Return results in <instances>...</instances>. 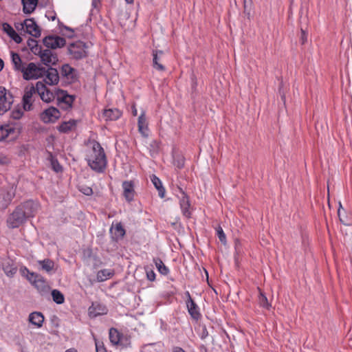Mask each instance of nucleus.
<instances>
[{"label": "nucleus", "instance_id": "f257e3e1", "mask_svg": "<svg viewBox=\"0 0 352 352\" xmlns=\"http://www.w3.org/2000/svg\"><path fill=\"white\" fill-rule=\"evenodd\" d=\"M27 71L28 72L24 74V79L26 80L38 79L45 76V78L44 79V84L45 85H55L59 82V74L56 68L49 67L46 69L41 65H36L34 63H30L28 65Z\"/></svg>", "mask_w": 352, "mask_h": 352}, {"label": "nucleus", "instance_id": "f03ea898", "mask_svg": "<svg viewBox=\"0 0 352 352\" xmlns=\"http://www.w3.org/2000/svg\"><path fill=\"white\" fill-rule=\"evenodd\" d=\"M91 150L87 155V160L90 168L97 172L102 173L107 164L106 155L100 143L93 140L89 142Z\"/></svg>", "mask_w": 352, "mask_h": 352}, {"label": "nucleus", "instance_id": "7ed1b4c3", "mask_svg": "<svg viewBox=\"0 0 352 352\" xmlns=\"http://www.w3.org/2000/svg\"><path fill=\"white\" fill-rule=\"evenodd\" d=\"M86 44L80 41L71 43L68 46V53L72 56V58L80 60L87 56L86 51Z\"/></svg>", "mask_w": 352, "mask_h": 352}, {"label": "nucleus", "instance_id": "20e7f679", "mask_svg": "<svg viewBox=\"0 0 352 352\" xmlns=\"http://www.w3.org/2000/svg\"><path fill=\"white\" fill-rule=\"evenodd\" d=\"M23 115V111L21 108L13 110L10 113V120L8 121V129L6 132H21L22 126L18 120Z\"/></svg>", "mask_w": 352, "mask_h": 352}, {"label": "nucleus", "instance_id": "39448f33", "mask_svg": "<svg viewBox=\"0 0 352 352\" xmlns=\"http://www.w3.org/2000/svg\"><path fill=\"white\" fill-rule=\"evenodd\" d=\"M26 219L27 218L21 210V208L17 206L8 218V226L9 228H16L22 225Z\"/></svg>", "mask_w": 352, "mask_h": 352}, {"label": "nucleus", "instance_id": "423d86ee", "mask_svg": "<svg viewBox=\"0 0 352 352\" xmlns=\"http://www.w3.org/2000/svg\"><path fill=\"white\" fill-rule=\"evenodd\" d=\"M36 93L40 96L41 99L45 102H50L56 96V91L54 92L51 91L43 82L38 81L36 82Z\"/></svg>", "mask_w": 352, "mask_h": 352}, {"label": "nucleus", "instance_id": "0eeeda50", "mask_svg": "<svg viewBox=\"0 0 352 352\" xmlns=\"http://www.w3.org/2000/svg\"><path fill=\"white\" fill-rule=\"evenodd\" d=\"M21 29L25 28L26 32L35 38L41 36V32L39 26L36 24L34 19L30 18L25 19L23 23H20Z\"/></svg>", "mask_w": 352, "mask_h": 352}, {"label": "nucleus", "instance_id": "6e6552de", "mask_svg": "<svg viewBox=\"0 0 352 352\" xmlns=\"http://www.w3.org/2000/svg\"><path fill=\"white\" fill-rule=\"evenodd\" d=\"M60 74L63 78H65L69 83H74L78 80V71L72 67L69 64H64L60 69Z\"/></svg>", "mask_w": 352, "mask_h": 352}, {"label": "nucleus", "instance_id": "1a4fd4ad", "mask_svg": "<svg viewBox=\"0 0 352 352\" xmlns=\"http://www.w3.org/2000/svg\"><path fill=\"white\" fill-rule=\"evenodd\" d=\"M43 43L47 48L56 49L63 47L66 41L63 37L50 35L43 38Z\"/></svg>", "mask_w": 352, "mask_h": 352}, {"label": "nucleus", "instance_id": "9d476101", "mask_svg": "<svg viewBox=\"0 0 352 352\" xmlns=\"http://www.w3.org/2000/svg\"><path fill=\"white\" fill-rule=\"evenodd\" d=\"M14 196V192L12 188H0V208L4 209L11 202Z\"/></svg>", "mask_w": 352, "mask_h": 352}, {"label": "nucleus", "instance_id": "9b49d317", "mask_svg": "<svg viewBox=\"0 0 352 352\" xmlns=\"http://www.w3.org/2000/svg\"><path fill=\"white\" fill-rule=\"evenodd\" d=\"M18 206L21 208L27 219L34 217L38 208V204L32 200L27 201Z\"/></svg>", "mask_w": 352, "mask_h": 352}, {"label": "nucleus", "instance_id": "f8f14e48", "mask_svg": "<svg viewBox=\"0 0 352 352\" xmlns=\"http://www.w3.org/2000/svg\"><path fill=\"white\" fill-rule=\"evenodd\" d=\"M56 95L59 103H64L65 104V109H70L72 107V103L75 99L74 96L67 94V91L56 89Z\"/></svg>", "mask_w": 352, "mask_h": 352}, {"label": "nucleus", "instance_id": "ddd939ff", "mask_svg": "<svg viewBox=\"0 0 352 352\" xmlns=\"http://www.w3.org/2000/svg\"><path fill=\"white\" fill-rule=\"evenodd\" d=\"M41 62L46 66L51 67L50 65H55L58 61V56L50 49L44 50L40 54Z\"/></svg>", "mask_w": 352, "mask_h": 352}, {"label": "nucleus", "instance_id": "4468645a", "mask_svg": "<svg viewBox=\"0 0 352 352\" xmlns=\"http://www.w3.org/2000/svg\"><path fill=\"white\" fill-rule=\"evenodd\" d=\"M185 295L188 298L186 300V306L189 314L193 319L198 320L201 318V314L199 311L198 306L191 298L189 292H186Z\"/></svg>", "mask_w": 352, "mask_h": 352}, {"label": "nucleus", "instance_id": "2eb2a0df", "mask_svg": "<svg viewBox=\"0 0 352 352\" xmlns=\"http://www.w3.org/2000/svg\"><path fill=\"white\" fill-rule=\"evenodd\" d=\"M60 116V113L59 110L55 107H50L47 109L45 110L41 116V120L45 122H55Z\"/></svg>", "mask_w": 352, "mask_h": 352}, {"label": "nucleus", "instance_id": "dca6fc26", "mask_svg": "<svg viewBox=\"0 0 352 352\" xmlns=\"http://www.w3.org/2000/svg\"><path fill=\"white\" fill-rule=\"evenodd\" d=\"M36 93V86L34 87L32 85L30 87H27L24 91L23 96V108L25 111H29L31 109L32 103L31 99L34 94Z\"/></svg>", "mask_w": 352, "mask_h": 352}, {"label": "nucleus", "instance_id": "f3484780", "mask_svg": "<svg viewBox=\"0 0 352 352\" xmlns=\"http://www.w3.org/2000/svg\"><path fill=\"white\" fill-rule=\"evenodd\" d=\"M108 312L107 307L102 304L95 302L88 309V314L91 318L105 315Z\"/></svg>", "mask_w": 352, "mask_h": 352}, {"label": "nucleus", "instance_id": "a211bd4d", "mask_svg": "<svg viewBox=\"0 0 352 352\" xmlns=\"http://www.w3.org/2000/svg\"><path fill=\"white\" fill-rule=\"evenodd\" d=\"M123 195L128 202L134 199L135 190L134 183L132 181H124L122 182Z\"/></svg>", "mask_w": 352, "mask_h": 352}, {"label": "nucleus", "instance_id": "6ab92c4d", "mask_svg": "<svg viewBox=\"0 0 352 352\" xmlns=\"http://www.w3.org/2000/svg\"><path fill=\"white\" fill-rule=\"evenodd\" d=\"M12 97L8 98L5 88L0 87V114L7 112L12 104Z\"/></svg>", "mask_w": 352, "mask_h": 352}, {"label": "nucleus", "instance_id": "aec40b11", "mask_svg": "<svg viewBox=\"0 0 352 352\" xmlns=\"http://www.w3.org/2000/svg\"><path fill=\"white\" fill-rule=\"evenodd\" d=\"M10 54L12 58V63L14 65V69L16 71L21 72L23 73V77L24 78V74L28 72V66L26 67H23L21 58L19 54L12 51Z\"/></svg>", "mask_w": 352, "mask_h": 352}, {"label": "nucleus", "instance_id": "412c9836", "mask_svg": "<svg viewBox=\"0 0 352 352\" xmlns=\"http://www.w3.org/2000/svg\"><path fill=\"white\" fill-rule=\"evenodd\" d=\"M3 30L16 43L22 42V38L17 34L14 28L8 23H3Z\"/></svg>", "mask_w": 352, "mask_h": 352}, {"label": "nucleus", "instance_id": "4be33fe9", "mask_svg": "<svg viewBox=\"0 0 352 352\" xmlns=\"http://www.w3.org/2000/svg\"><path fill=\"white\" fill-rule=\"evenodd\" d=\"M32 285H34L38 291V292L42 295L48 294L50 291L49 285H47L45 279L41 275L40 276V278L34 280V283L32 284Z\"/></svg>", "mask_w": 352, "mask_h": 352}, {"label": "nucleus", "instance_id": "5701e85b", "mask_svg": "<svg viewBox=\"0 0 352 352\" xmlns=\"http://www.w3.org/2000/svg\"><path fill=\"white\" fill-rule=\"evenodd\" d=\"M338 215L340 221L346 226L352 224V217L350 214H347L346 210L342 208V204L339 202V208L338 210Z\"/></svg>", "mask_w": 352, "mask_h": 352}, {"label": "nucleus", "instance_id": "b1692460", "mask_svg": "<svg viewBox=\"0 0 352 352\" xmlns=\"http://www.w3.org/2000/svg\"><path fill=\"white\" fill-rule=\"evenodd\" d=\"M23 11L25 14L32 13L38 4L40 5V0H21Z\"/></svg>", "mask_w": 352, "mask_h": 352}, {"label": "nucleus", "instance_id": "393cba45", "mask_svg": "<svg viewBox=\"0 0 352 352\" xmlns=\"http://www.w3.org/2000/svg\"><path fill=\"white\" fill-rule=\"evenodd\" d=\"M164 55V52L162 50L153 51V66L155 69L159 71H164L165 67L160 63L161 57Z\"/></svg>", "mask_w": 352, "mask_h": 352}, {"label": "nucleus", "instance_id": "a878e982", "mask_svg": "<svg viewBox=\"0 0 352 352\" xmlns=\"http://www.w3.org/2000/svg\"><path fill=\"white\" fill-rule=\"evenodd\" d=\"M122 115V112L118 109H108L103 112V117L107 120H116Z\"/></svg>", "mask_w": 352, "mask_h": 352}, {"label": "nucleus", "instance_id": "bb28decb", "mask_svg": "<svg viewBox=\"0 0 352 352\" xmlns=\"http://www.w3.org/2000/svg\"><path fill=\"white\" fill-rule=\"evenodd\" d=\"M29 321L37 327H41L44 321V316L41 312H33L29 316Z\"/></svg>", "mask_w": 352, "mask_h": 352}, {"label": "nucleus", "instance_id": "cd10ccee", "mask_svg": "<svg viewBox=\"0 0 352 352\" xmlns=\"http://www.w3.org/2000/svg\"><path fill=\"white\" fill-rule=\"evenodd\" d=\"M114 275V270L111 269H103L100 270L97 273V280L98 282H103Z\"/></svg>", "mask_w": 352, "mask_h": 352}, {"label": "nucleus", "instance_id": "c85d7f7f", "mask_svg": "<svg viewBox=\"0 0 352 352\" xmlns=\"http://www.w3.org/2000/svg\"><path fill=\"white\" fill-rule=\"evenodd\" d=\"M47 160L50 162L52 169L56 173H60L63 171V167L59 164L58 160L53 155L52 153L47 151Z\"/></svg>", "mask_w": 352, "mask_h": 352}, {"label": "nucleus", "instance_id": "c756f323", "mask_svg": "<svg viewBox=\"0 0 352 352\" xmlns=\"http://www.w3.org/2000/svg\"><path fill=\"white\" fill-rule=\"evenodd\" d=\"M151 180L158 191L159 196L164 198L165 196V188L163 187L161 180L155 175L151 176Z\"/></svg>", "mask_w": 352, "mask_h": 352}, {"label": "nucleus", "instance_id": "7c9ffc66", "mask_svg": "<svg viewBox=\"0 0 352 352\" xmlns=\"http://www.w3.org/2000/svg\"><path fill=\"white\" fill-rule=\"evenodd\" d=\"M77 122L78 121L75 120L63 122L58 127L59 132H67L68 131L76 130Z\"/></svg>", "mask_w": 352, "mask_h": 352}, {"label": "nucleus", "instance_id": "2f4dec72", "mask_svg": "<svg viewBox=\"0 0 352 352\" xmlns=\"http://www.w3.org/2000/svg\"><path fill=\"white\" fill-rule=\"evenodd\" d=\"M2 269L8 277H13L17 271L16 267L14 266L10 261L3 263Z\"/></svg>", "mask_w": 352, "mask_h": 352}, {"label": "nucleus", "instance_id": "473e14b6", "mask_svg": "<svg viewBox=\"0 0 352 352\" xmlns=\"http://www.w3.org/2000/svg\"><path fill=\"white\" fill-rule=\"evenodd\" d=\"M153 262L158 272L162 275H167L169 272L168 268L164 265L163 261L159 258H153Z\"/></svg>", "mask_w": 352, "mask_h": 352}, {"label": "nucleus", "instance_id": "72a5a7b5", "mask_svg": "<svg viewBox=\"0 0 352 352\" xmlns=\"http://www.w3.org/2000/svg\"><path fill=\"white\" fill-rule=\"evenodd\" d=\"M38 263L41 265L42 270L47 272H50L54 267V262L49 258L38 261Z\"/></svg>", "mask_w": 352, "mask_h": 352}, {"label": "nucleus", "instance_id": "f704fd0d", "mask_svg": "<svg viewBox=\"0 0 352 352\" xmlns=\"http://www.w3.org/2000/svg\"><path fill=\"white\" fill-rule=\"evenodd\" d=\"M138 126L139 132L148 130V122L144 112H142L138 118Z\"/></svg>", "mask_w": 352, "mask_h": 352}, {"label": "nucleus", "instance_id": "c9c22d12", "mask_svg": "<svg viewBox=\"0 0 352 352\" xmlns=\"http://www.w3.org/2000/svg\"><path fill=\"white\" fill-rule=\"evenodd\" d=\"M109 340L113 345H116L120 342V334L116 329L111 328L109 329Z\"/></svg>", "mask_w": 352, "mask_h": 352}, {"label": "nucleus", "instance_id": "e433bc0d", "mask_svg": "<svg viewBox=\"0 0 352 352\" xmlns=\"http://www.w3.org/2000/svg\"><path fill=\"white\" fill-rule=\"evenodd\" d=\"M173 163L175 166H177L178 168H182L184 167L185 159L183 155L179 153H173Z\"/></svg>", "mask_w": 352, "mask_h": 352}, {"label": "nucleus", "instance_id": "4c0bfd02", "mask_svg": "<svg viewBox=\"0 0 352 352\" xmlns=\"http://www.w3.org/2000/svg\"><path fill=\"white\" fill-rule=\"evenodd\" d=\"M52 296L53 300L57 304H63L65 301L64 295L57 289L52 290Z\"/></svg>", "mask_w": 352, "mask_h": 352}, {"label": "nucleus", "instance_id": "58836bf2", "mask_svg": "<svg viewBox=\"0 0 352 352\" xmlns=\"http://www.w3.org/2000/svg\"><path fill=\"white\" fill-rule=\"evenodd\" d=\"M148 148L151 156L157 155L160 151V142L157 140H153L148 144Z\"/></svg>", "mask_w": 352, "mask_h": 352}, {"label": "nucleus", "instance_id": "ea45409f", "mask_svg": "<svg viewBox=\"0 0 352 352\" xmlns=\"http://www.w3.org/2000/svg\"><path fill=\"white\" fill-rule=\"evenodd\" d=\"M258 303L261 307L269 310L272 307L271 303L269 302L267 297L263 293H260L258 296Z\"/></svg>", "mask_w": 352, "mask_h": 352}, {"label": "nucleus", "instance_id": "a19ab883", "mask_svg": "<svg viewBox=\"0 0 352 352\" xmlns=\"http://www.w3.org/2000/svg\"><path fill=\"white\" fill-rule=\"evenodd\" d=\"M216 230H217V236H218L219 241L223 244L225 245L226 243V234H225L222 228L220 226H219L216 228Z\"/></svg>", "mask_w": 352, "mask_h": 352}, {"label": "nucleus", "instance_id": "79ce46f5", "mask_svg": "<svg viewBox=\"0 0 352 352\" xmlns=\"http://www.w3.org/2000/svg\"><path fill=\"white\" fill-rule=\"evenodd\" d=\"M190 206V201H188V203H184L180 206L183 214L187 218H190L191 214L189 210Z\"/></svg>", "mask_w": 352, "mask_h": 352}, {"label": "nucleus", "instance_id": "37998d69", "mask_svg": "<svg viewBox=\"0 0 352 352\" xmlns=\"http://www.w3.org/2000/svg\"><path fill=\"white\" fill-rule=\"evenodd\" d=\"M252 1L249 0L248 2L247 0H243V7H244V14L249 19L250 16V10H251Z\"/></svg>", "mask_w": 352, "mask_h": 352}, {"label": "nucleus", "instance_id": "c03bdc74", "mask_svg": "<svg viewBox=\"0 0 352 352\" xmlns=\"http://www.w3.org/2000/svg\"><path fill=\"white\" fill-rule=\"evenodd\" d=\"M41 274L31 272L27 274L26 278L28 280L32 285L34 283V280H36V279L40 278Z\"/></svg>", "mask_w": 352, "mask_h": 352}, {"label": "nucleus", "instance_id": "a18cd8bd", "mask_svg": "<svg viewBox=\"0 0 352 352\" xmlns=\"http://www.w3.org/2000/svg\"><path fill=\"white\" fill-rule=\"evenodd\" d=\"M95 344L96 352H107L103 342L95 339Z\"/></svg>", "mask_w": 352, "mask_h": 352}, {"label": "nucleus", "instance_id": "49530a36", "mask_svg": "<svg viewBox=\"0 0 352 352\" xmlns=\"http://www.w3.org/2000/svg\"><path fill=\"white\" fill-rule=\"evenodd\" d=\"M179 190L182 195L181 197H179L180 206L182 204H184V203H188V201H190L188 196L186 195V193L183 191V190L181 188H179Z\"/></svg>", "mask_w": 352, "mask_h": 352}, {"label": "nucleus", "instance_id": "de8ad7c7", "mask_svg": "<svg viewBox=\"0 0 352 352\" xmlns=\"http://www.w3.org/2000/svg\"><path fill=\"white\" fill-rule=\"evenodd\" d=\"M307 36L308 33L306 30H305L302 28H301V32H300V41L302 45H304L307 41Z\"/></svg>", "mask_w": 352, "mask_h": 352}, {"label": "nucleus", "instance_id": "09e8293b", "mask_svg": "<svg viewBox=\"0 0 352 352\" xmlns=\"http://www.w3.org/2000/svg\"><path fill=\"white\" fill-rule=\"evenodd\" d=\"M10 163V160L9 159V157L3 153H0V165L5 166L8 165Z\"/></svg>", "mask_w": 352, "mask_h": 352}, {"label": "nucleus", "instance_id": "8fccbe9b", "mask_svg": "<svg viewBox=\"0 0 352 352\" xmlns=\"http://www.w3.org/2000/svg\"><path fill=\"white\" fill-rule=\"evenodd\" d=\"M43 50H42V47L41 45H38V44L36 45L33 48L32 50H31V52L35 54V55H37V56H40V54L42 53Z\"/></svg>", "mask_w": 352, "mask_h": 352}, {"label": "nucleus", "instance_id": "3c124183", "mask_svg": "<svg viewBox=\"0 0 352 352\" xmlns=\"http://www.w3.org/2000/svg\"><path fill=\"white\" fill-rule=\"evenodd\" d=\"M80 191L85 195H91L93 194V190L90 187H87V186H85V187H82L81 189H80Z\"/></svg>", "mask_w": 352, "mask_h": 352}, {"label": "nucleus", "instance_id": "603ef678", "mask_svg": "<svg viewBox=\"0 0 352 352\" xmlns=\"http://www.w3.org/2000/svg\"><path fill=\"white\" fill-rule=\"evenodd\" d=\"M116 230L118 232V233L119 234V235L123 236L125 234V230L124 229L122 228L121 223H118L116 225Z\"/></svg>", "mask_w": 352, "mask_h": 352}, {"label": "nucleus", "instance_id": "864d4df0", "mask_svg": "<svg viewBox=\"0 0 352 352\" xmlns=\"http://www.w3.org/2000/svg\"><path fill=\"white\" fill-rule=\"evenodd\" d=\"M28 46L29 47V48L30 49V50H32V48L38 44L37 41L34 39V38H30L28 40Z\"/></svg>", "mask_w": 352, "mask_h": 352}, {"label": "nucleus", "instance_id": "5fc2aeb1", "mask_svg": "<svg viewBox=\"0 0 352 352\" xmlns=\"http://www.w3.org/2000/svg\"><path fill=\"white\" fill-rule=\"evenodd\" d=\"M146 276L147 278L151 281H153L155 279V274L153 270L146 271Z\"/></svg>", "mask_w": 352, "mask_h": 352}, {"label": "nucleus", "instance_id": "6e6d98bb", "mask_svg": "<svg viewBox=\"0 0 352 352\" xmlns=\"http://www.w3.org/2000/svg\"><path fill=\"white\" fill-rule=\"evenodd\" d=\"M64 28L69 32V33L67 34V36L68 38H73L74 30L72 28L67 26H64Z\"/></svg>", "mask_w": 352, "mask_h": 352}, {"label": "nucleus", "instance_id": "4d7b16f0", "mask_svg": "<svg viewBox=\"0 0 352 352\" xmlns=\"http://www.w3.org/2000/svg\"><path fill=\"white\" fill-rule=\"evenodd\" d=\"M20 272L23 276L26 277L27 274L30 273V270L26 267H23L20 269Z\"/></svg>", "mask_w": 352, "mask_h": 352}, {"label": "nucleus", "instance_id": "13d9d810", "mask_svg": "<svg viewBox=\"0 0 352 352\" xmlns=\"http://www.w3.org/2000/svg\"><path fill=\"white\" fill-rule=\"evenodd\" d=\"M50 3V0H40V6L41 7H45Z\"/></svg>", "mask_w": 352, "mask_h": 352}, {"label": "nucleus", "instance_id": "bf43d9fd", "mask_svg": "<svg viewBox=\"0 0 352 352\" xmlns=\"http://www.w3.org/2000/svg\"><path fill=\"white\" fill-rule=\"evenodd\" d=\"M10 133H0V141H4L8 137Z\"/></svg>", "mask_w": 352, "mask_h": 352}, {"label": "nucleus", "instance_id": "052dcab7", "mask_svg": "<svg viewBox=\"0 0 352 352\" xmlns=\"http://www.w3.org/2000/svg\"><path fill=\"white\" fill-rule=\"evenodd\" d=\"M316 130L317 132H319L320 130L322 131V123L317 122L316 124Z\"/></svg>", "mask_w": 352, "mask_h": 352}, {"label": "nucleus", "instance_id": "680f3d73", "mask_svg": "<svg viewBox=\"0 0 352 352\" xmlns=\"http://www.w3.org/2000/svg\"><path fill=\"white\" fill-rule=\"evenodd\" d=\"M208 331H207L206 329V328H204V329H203V332H202V333H201V339H204V338H206L208 336Z\"/></svg>", "mask_w": 352, "mask_h": 352}, {"label": "nucleus", "instance_id": "e2e57ef3", "mask_svg": "<svg viewBox=\"0 0 352 352\" xmlns=\"http://www.w3.org/2000/svg\"><path fill=\"white\" fill-rule=\"evenodd\" d=\"M100 0H92V6L94 8H97L98 4H100Z\"/></svg>", "mask_w": 352, "mask_h": 352}, {"label": "nucleus", "instance_id": "0e129e2a", "mask_svg": "<svg viewBox=\"0 0 352 352\" xmlns=\"http://www.w3.org/2000/svg\"><path fill=\"white\" fill-rule=\"evenodd\" d=\"M173 352H186L184 349H182L181 347L176 346L173 348Z\"/></svg>", "mask_w": 352, "mask_h": 352}, {"label": "nucleus", "instance_id": "69168bd1", "mask_svg": "<svg viewBox=\"0 0 352 352\" xmlns=\"http://www.w3.org/2000/svg\"><path fill=\"white\" fill-rule=\"evenodd\" d=\"M132 113L134 116H136L137 114H138V111L137 109L135 108V107H132Z\"/></svg>", "mask_w": 352, "mask_h": 352}, {"label": "nucleus", "instance_id": "338daca9", "mask_svg": "<svg viewBox=\"0 0 352 352\" xmlns=\"http://www.w3.org/2000/svg\"><path fill=\"white\" fill-rule=\"evenodd\" d=\"M4 63L2 59L0 58V72L2 70L3 67Z\"/></svg>", "mask_w": 352, "mask_h": 352}, {"label": "nucleus", "instance_id": "774afa93", "mask_svg": "<svg viewBox=\"0 0 352 352\" xmlns=\"http://www.w3.org/2000/svg\"><path fill=\"white\" fill-rule=\"evenodd\" d=\"M65 352H77V351L75 349H71L67 350Z\"/></svg>", "mask_w": 352, "mask_h": 352}]
</instances>
